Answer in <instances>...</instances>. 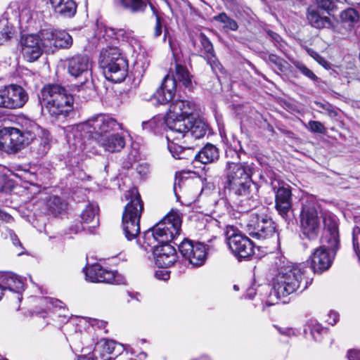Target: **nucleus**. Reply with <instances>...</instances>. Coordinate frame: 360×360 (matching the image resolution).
Here are the masks:
<instances>
[{"label": "nucleus", "mask_w": 360, "mask_h": 360, "mask_svg": "<svg viewBox=\"0 0 360 360\" xmlns=\"http://www.w3.org/2000/svg\"><path fill=\"white\" fill-rule=\"evenodd\" d=\"M181 222V214L172 210L143 233L141 247L153 252L155 264L162 269L171 266L177 259L176 249L169 243L180 234Z\"/></svg>", "instance_id": "1"}, {"label": "nucleus", "mask_w": 360, "mask_h": 360, "mask_svg": "<svg viewBox=\"0 0 360 360\" xmlns=\"http://www.w3.org/2000/svg\"><path fill=\"white\" fill-rule=\"evenodd\" d=\"M254 173L252 164L228 161L225 167L224 187L240 197L238 207L240 212H246L257 207L255 185L252 179Z\"/></svg>", "instance_id": "2"}, {"label": "nucleus", "mask_w": 360, "mask_h": 360, "mask_svg": "<svg viewBox=\"0 0 360 360\" xmlns=\"http://www.w3.org/2000/svg\"><path fill=\"white\" fill-rule=\"evenodd\" d=\"M37 136L41 139V154L49 149L51 137L49 131L35 123L30 128L22 129L15 127H4L0 130V149L7 153H15L27 146Z\"/></svg>", "instance_id": "3"}, {"label": "nucleus", "mask_w": 360, "mask_h": 360, "mask_svg": "<svg viewBox=\"0 0 360 360\" xmlns=\"http://www.w3.org/2000/svg\"><path fill=\"white\" fill-rule=\"evenodd\" d=\"M278 272L273 280V291L271 296L277 299L286 298L288 295L297 292L303 291L309 285L304 280L307 267L302 264H293L285 259H279Z\"/></svg>", "instance_id": "4"}, {"label": "nucleus", "mask_w": 360, "mask_h": 360, "mask_svg": "<svg viewBox=\"0 0 360 360\" xmlns=\"http://www.w3.org/2000/svg\"><path fill=\"white\" fill-rule=\"evenodd\" d=\"M321 238L322 245L316 248L310 257L311 268L314 272L321 273L332 264L340 244L339 231L334 215L325 214Z\"/></svg>", "instance_id": "5"}, {"label": "nucleus", "mask_w": 360, "mask_h": 360, "mask_svg": "<svg viewBox=\"0 0 360 360\" xmlns=\"http://www.w3.org/2000/svg\"><path fill=\"white\" fill-rule=\"evenodd\" d=\"M42 111H46L52 122H63L74 110V98L59 84H46L40 92Z\"/></svg>", "instance_id": "6"}, {"label": "nucleus", "mask_w": 360, "mask_h": 360, "mask_svg": "<svg viewBox=\"0 0 360 360\" xmlns=\"http://www.w3.org/2000/svg\"><path fill=\"white\" fill-rule=\"evenodd\" d=\"M207 131V125L201 120H184V127L180 128L179 136L175 134L172 137L167 132L168 149L176 159L188 158L186 153H191L193 146L188 144L193 139L202 138Z\"/></svg>", "instance_id": "7"}, {"label": "nucleus", "mask_w": 360, "mask_h": 360, "mask_svg": "<svg viewBox=\"0 0 360 360\" xmlns=\"http://www.w3.org/2000/svg\"><path fill=\"white\" fill-rule=\"evenodd\" d=\"M122 129V124L115 118L105 114H98L79 124L75 131L74 136L78 138V148L83 149L85 139L110 134L112 131Z\"/></svg>", "instance_id": "8"}, {"label": "nucleus", "mask_w": 360, "mask_h": 360, "mask_svg": "<svg viewBox=\"0 0 360 360\" xmlns=\"http://www.w3.org/2000/svg\"><path fill=\"white\" fill-rule=\"evenodd\" d=\"M126 200H130L126 205L122 214V227L125 238L132 240L140 233V219L143 210V203L136 188L129 190L125 194Z\"/></svg>", "instance_id": "9"}, {"label": "nucleus", "mask_w": 360, "mask_h": 360, "mask_svg": "<svg viewBox=\"0 0 360 360\" xmlns=\"http://www.w3.org/2000/svg\"><path fill=\"white\" fill-rule=\"evenodd\" d=\"M100 65L105 77L114 83H120L128 75V62L117 46H108L101 51Z\"/></svg>", "instance_id": "10"}, {"label": "nucleus", "mask_w": 360, "mask_h": 360, "mask_svg": "<svg viewBox=\"0 0 360 360\" xmlns=\"http://www.w3.org/2000/svg\"><path fill=\"white\" fill-rule=\"evenodd\" d=\"M179 63H175L174 73L172 77L166 75L160 87L153 94L154 98L159 104H166L173 99L177 82H181L186 88H191L192 86L191 75L187 68Z\"/></svg>", "instance_id": "11"}, {"label": "nucleus", "mask_w": 360, "mask_h": 360, "mask_svg": "<svg viewBox=\"0 0 360 360\" xmlns=\"http://www.w3.org/2000/svg\"><path fill=\"white\" fill-rule=\"evenodd\" d=\"M196 109L197 106L192 101L180 99L173 101L167 114L169 136L172 137L175 134L179 136L181 127H184V120H189Z\"/></svg>", "instance_id": "12"}, {"label": "nucleus", "mask_w": 360, "mask_h": 360, "mask_svg": "<svg viewBox=\"0 0 360 360\" xmlns=\"http://www.w3.org/2000/svg\"><path fill=\"white\" fill-rule=\"evenodd\" d=\"M266 212L267 210L262 207L259 212L252 214L247 224L250 235L258 239H265L275 233L274 223Z\"/></svg>", "instance_id": "13"}, {"label": "nucleus", "mask_w": 360, "mask_h": 360, "mask_svg": "<svg viewBox=\"0 0 360 360\" xmlns=\"http://www.w3.org/2000/svg\"><path fill=\"white\" fill-rule=\"evenodd\" d=\"M43 47L46 51L53 52L58 49H69L72 45V38L65 31L53 28L40 31Z\"/></svg>", "instance_id": "14"}, {"label": "nucleus", "mask_w": 360, "mask_h": 360, "mask_svg": "<svg viewBox=\"0 0 360 360\" xmlns=\"http://www.w3.org/2000/svg\"><path fill=\"white\" fill-rule=\"evenodd\" d=\"M181 256L193 266H200L207 258L206 248L204 244L184 238L178 246Z\"/></svg>", "instance_id": "15"}, {"label": "nucleus", "mask_w": 360, "mask_h": 360, "mask_svg": "<svg viewBox=\"0 0 360 360\" xmlns=\"http://www.w3.org/2000/svg\"><path fill=\"white\" fill-rule=\"evenodd\" d=\"M302 233L309 239L317 237L320 231V219L314 203H305L300 214Z\"/></svg>", "instance_id": "16"}, {"label": "nucleus", "mask_w": 360, "mask_h": 360, "mask_svg": "<svg viewBox=\"0 0 360 360\" xmlns=\"http://www.w3.org/2000/svg\"><path fill=\"white\" fill-rule=\"evenodd\" d=\"M28 100V96L20 86L11 84L0 89V107L8 109L22 108Z\"/></svg>", "instance_id": "17"}, {"label": "nucleus", "mask_w": 360, "mask_h": 360, "mask_svg": "<svg viewBox=\"0 0 360 360\" xmlns=\"http://www.w3.org/2000/svg\"><path fill=\"white\" fill-rule=\"evenodd\" d=\"M20 44L22 55L27 61L37 60L42 54L43 44L41 36L36 34L22 35Z\"/></svg>", "instance_id": "18"}, {"label": "nucleus", "mask_w": 360, "mask_h": 360, "mask_svg": "<svg viewBox=\"0 0 360 360\" xmlns=\"http://www.w3.org/2000/svg\"><path fill=\"white\" fill-rule=\"evenodd\" d=\"M69 74L75 77H91V62L88 56L77 54L66 60Z\"/></svg>", "instance_id": "19"}, {"label": "nucleus", "mask_w": 360, "mask_h": 360, "mask_svg": "<svg viewBox=\"0 0 360 360\" xmlns=\"http://www.w3.org/2000/svg\"><path fill=\"white\" fill-rule=\"evenodd\" d=\"M228 244L238 259L249 258L254 255V245L252 240L242 234H234L229 238Z\"/></svg>", "instance_id": "20"}, {"label": "nucleus", "mask_w": 360, "mask_h": 360, "mask_svg": "<svg viewBox=\"0 0 360 360\" xmlns=\"http://www.w3.org/2000/svg\"><path fill=\"white\" fill-rule=\"evenodd\" d=\"M103 37L108 39L122 41L135 48L139 46V40L132 30L124 28L115 29L111 27L103 26L101 28Z\"/></svg>", "instance_id": "21"}, {"label": "nucleus", "mask_w": 360, "mask_h": 360, "mask_svg": "<svg viewBox=\"0 0 360 360\" xmlns=\"http://www.w3.org/2000/svg\"><path fill=\"white\" fill-rule=\"evenodd\" d=\"M86 280L92 283H117L115 273L104 269L99 264H94L84 269Z\"/></svg>", "instance_id": "22"}, {"label": "nucleus", "mask_w": 360, "mask_h": 360, "mask_svg": "<svg viewBox=\"0 0 360 360\" xmlns=\"http://www.w3.org/2000/svg\"><path fill=\"white\" fill-rule=\"evenodd\" d=\"M275 192V207L278 214L286 218L288 212L292 209V191L290 186H281L276 190L274 186Z\"/></svg>", "instance_id": "23"}, {"label": "nucleus", "mask_w": 360, "mask_h": 360, "mask_svg": "<svg viewBox=\"0 0 360 360\" xmlns=\"http://www.w3.org/2000/svg\"><path fill=\"white\" fill-rule=\"evenodd\" d=\"M96 141L105 152L112 153L120 152L126 145L125 136L120 133L101 135Z\"/></svg>", "instance_id": "24"}, {"label": "nucleus", "mask_w": 360, "mask_h": 360, "mask_svg": "<svg viewBox=\"0 0 360 360\" xmlns=\"http://www.w3.org/2000/svg\"><path fill=\"white\" fill-rule=\"evenodd\" d=\"M188 159L194 157L195 160L202 163L208 164L212 163L218 160L219 155L218 148L211 143L206 144L198 153L193 155V152L186 153Z\"/></svg>", "instance_id": "25"}, {"label": "nucleus", "mask_w": 360, "mask_h": 360, "mask_svg": "<svg viewBox=\"0 0 360 360\" xmlns=\"http://www.w3.org/2000/svg\"><path fill=\"white\" fill-rule=\"evenodd\" d=\"M55 13L63 18H72L77 12V4L74 0H49Z\"/></svg>", "instance_id": "26"}, {"label": "nucleus", "mask_w": 360, "mask_h": 360, "mask_svg": "<svg viewBox=\"0 0 360 360\" xmlns=\"http://www.w3.org/2000/svg\"><path fill=\"white\" fill-rule=\"evenodd\" d=\"M307 19L309 23L314 28H331L333 23L327 16L321 15L318 8L309 7L307 11Z\"/></svg>", "instance_id": "27"}, {"label": "nucleus", "mask_w": 360, "mask_h": 360, "mask_svg": "<svg viewBox=\"0 0 360 360\" xmlns=\"http://www.w3.org/2000/svg\"><path fill=\"white\" fill-rule=\"evenodd\" d=\"M15 34V29L8 10L0 18V44L8 41Z\"/></svg>", "instance_id": "28"}, {"label": "nucleus", "mask_w": 360, "mask_h": 360, "mask_svg": "<svg viewBox=\"0 0 360 360\" xmlns=\"http://www.w3.org/2000/svg\"><path fill=\"white\" fill-rule=\"evenodd\" d=\"M0 284L2 286L3 292L6 290H8L20 294L24 290V283L22 280L13 273H7L1 276V283Z\"/></svg>", "instance_id": "29"}, {"label": "nucleus", "mask_w": 360, "mask_h": 360, "mask_svg": "<svg viewBox=\"0 0 360 360\" xmlns=\"http://www.w3.org/2000/svg\"><path fill=\"white\" fill-rule=\"evenodd\" d=\"M98 207L96 204L89 203L81 214L82 223L89 225V228H95L98 226Z\"/></svg>", "instance_id": "30"}, {"label": "nucleus", "mask_w": 360, "mask_h": 360, "mask_svg": "<svg viewBox=\"0 0 360 360\" xmlns=\"http://www.w3.org/2000/svg\"><path fill=\"white\" fill-rule=\"evenodd\" d=\"M167 115H156L147 121L142 122V129L148 132L160 133L162 129L167 128Z\"/></svg>", "instance_id": "31"}, {"label": "nucleus", "mask_w": 360, "mask_h": 360, "mask_svg": "<svg viewBox=\"0 0 360 360\" xmlns=\"http://www.w3.org/2000/svg\"><path fill=\"white\" fill-rule=\"evenodd\" d=\"M122 9L131 13H143L147 7L146 0H115Z\"/></svg>", "instance_id": "32"}, {"label": "nucleus", "mask_w": 360, "mask_h": 360, "mask_svg": "<svg viewBox=\"0 0 360 360\" xmlns=\"http://www.w3.org/2000/svg\"><path fill=\"white\" fill-rule=\"evenodd\" d=\"M117 345V343L113 340H101L100 342H98L94 349V356L97 359L98 356L96 355V353L98 351L102 348L103 354L101 355V359L103 360H110V357L107 356L105 358V354H112Z\"/></svg>", "instance_id": "33"}, {"label": "nucleus", "mask_w": 360, "mask_h": 360, "mask_svg": "<svg viewBox=\"0 0 360 360\" xmlns=\"http://www.w3.org/2000/svg\"><path fill=\"white\" fill-rule=\"evenodd\" d=\"M84 81L78 85V96L88 100L94 93V84L91 77H84Z\"/></svg>", "instance_id": "34"}, {"label": "nucleus", "mask_w": 360, "mask_h": 360, "mask_svg": "<svg viewBox=\"0 0 360 360\" xmlns=\"http://www.w3.org/2000/svg\"><path fill=\"white\" fill-rule=\"evenodd\" d=\"M359 12L352 8H348L342 11L340 13V18L343 23L352 26L359 20Z\"/></svg>", "instance_id": "35"}, {"label": "nucleus", "mask_w": 360, "mask_h": 360, "mask_svg": "<svg viewBox=\"0 0 360 360\" xmlns=\"http://www.w3.org/2000/svg\"><path fill=\"white\" fill-rule=\"evenodd\" d=\"M228 148L226 150L227 156L235 153L237 159L240 160V153H243V150L240 141L238 140L234 134H232L229 138H226Z\"/></svg>", "instance_id": "36"}, {"label": "nucleus", "mask_w": 360, "mask_h": 360, "mask_svg": "<svg viewBox=\"0 0 360 360\" xmlns=\"http://www.w3.org/2000/svg\"><path fill=\"white\" fill-rule=\"evenodd\" d=\"M213 20L222 23L224 25V29L236 31L238 28L237 22L234 19L229 17L224 12H221L219 15H214L213 17Z\"/></svg>", "instance_id": "37"}, {"label": "nucleus", "mask_w": 360, "mask_h": 360, "mask_svg": "<svg viewBox=\"0 0 360 360\" xmlns=\"http://www.w3.org/2000/svg\"><path fill=\"white\" fill-rule=\"evenodd\" d=\"M317 8L325 11L328 15L338 10V0H315Z\"/></svg>", "instance_id": "38"}, {"label": "nucleus", "mask_w": 360, "mask_h": 360, "mask_svg": "<svg viewBox=\"0 0 360 360\" xmlns=\"http://www.w3.org/2000/svg\"><path fill=\"white\" fill-rule=\"evenodd\" d=\"M49 207L53 214L60 213L66 209V204L64 203L60 198L53 196L50 198L48 203Z\"/></svg>", "instance_id": "39"}, {"label": "nucleus", "mask_w": 360, "mask_h": 360, "mask_svg": "<svg viewBox=\"0 0 360 360\" xmlns=\"http://www.w3.org/2000/svg\"><path fill=\"white\" fill-rule=\"evenodd\" d=\"M200 38L201 46L205 53V58H208V57H211L212 55H214L212 44L209 39L203 34H200Z\"/></svg>", "instance_id": "40"}, {"label": "nucleus", "mask_w": 360, "mask_h": 360, "mask_svg": "<svg viewBox=\"0 0 360 360\" xmlns=\"http://www.w3.org/2000/svg\"><path fill=\"white\" fill-rule=\"evenodd\" d=\"M15 176L31 184H34L36 180V174L27 169L18 170V172L15 173Z\"/></svg>", "instance_id": "41"}, {"label": "nucleus", "mask_w": 360, "mask_h": 360, "mask_svg": "<svg viewBox=\"0 0 360 360\" xmlns=\"http://www.w3.org/2000/svg\"><path fill=\"white\" fill-rule=\"evenodd\" d=\"M353 247L360 261V227L355 226L353 229Z\"/></svg>", "instance_id": "42"}, {"label": "nucleus", "mask_w": 360, "mask_h": 360, "mask_svg": "<svg viewBox=\"0 0 360 360\" xmlns=\"http://www.w3.org/2000/svg\"><path fill=\"white\" fill-rule=\"evenodd\" d=\"M325 333L326 330L319 324L313 325L311 328V335L315 341H321Z\"/></svg>", "instance_id": "43"}, {"label": "nucleus", "mask_w": 360, "mask_h": 360, "mask_svg": "<svg viewBox=\"0 0 360 360\" xmlns=\"http://www.w3.org/2000/svg\"><path fill=\"white\" fill-rule=\"evenodd\" d=\"M295 65L302 74H303L311 80L316 81L318 79V77L316 76V75L302 63L297 62L295 63Z\"/></svg>", "instance_id": "44"}, {"label": "nucleus", "mask_w": 360, "mask_h": 360, "mask_svg": "<svg viewBox=\"0 0 360 360\" xmlns=\"http://www.w3.org/2000/svg\"><path fill=\"white\" fill-rule=\"evenodd\" d=\"M306 127L313 133L324 134L326 132L325 127L319 121L311 120Z\"/></svg>", "instance_id": "45"}, {"label": "nucleus", "mask_w": 360, "mask_h": 360, "mask_svg": "<svg viewBox=\"0 0 360 360\" xmlns=\"http://www.w3.org/2000/svg\"><path fill=\"white\" fill-rule=\"evenodd\" d=\"M268 60L270 63L275 65L279 71L283 72L284 70V63L285 62L278 56L270 54L269 55Z\"/></svg>", "instance_id": "46"}, {"label": "nucleus", "mask_w": 360, "mask_h": 360, "mask_svg": "<svg viewBox=\"0 0 360 360\" xmlns=\"http://www.w3.org/2000/svg\"><path fill=\"white\" fill-rule=\"evenodd\" d=\"M41 301L49 310L51 308H62L63 304L61 301L58 300H53L52 298H43Z\"/></svg>", "instance_id": "47"}, {"label": "nucleus", "mask_w": 360, "mask_h": 360, "mask_svg": "<svg viewBox=\"0 0 360 360\" xmlns=\"http://www.w3.org/2000/svg\"><path fill=\"white\" fill-rule=\"evenodd\" d=\"M315 103L318 107L325 110L327 112L328 115L330 116V117H335L338 116V112L331 105L328 103H322L319 102H316Z\"/></svg>", "instance_id": "48"}, {"label": "nucleus", "mask_w": 360, "mask_h": 360, "mask_svg": "<svg viewBox=\"0 0 360 360\" xmlns=\"http://www.w3.org/2000/svg\"><path fill=\"white\" fill-rule=\"evenodd\" d=\"M278 330L281 334L287 337L297 336L300 333L298 329L289 327L279 328Z\"/></svg>", "instance_id": "49"}, {"label": "nucleus", "mask_w": 360, "mask_h": 360, "mask_svg": "<svg viewBox=\"0 0 360 360\" xmlns=\"http://www.w3.org/2000/svg\"><path fill=\"white\" fill-rule=\"evenodd\" d=\"M169 44L172 52L173 57L174 58L175 63L181 62L179 53V47L176 41H174L171 37L169 38Z\"/></svg>", "instance_id": "50"}, {"label": "nucleus", "mask_w": 360, "mask_h": 360, "mask_svg": "<svg viewBox=\"0 0 360 360\" xmlns=\"http://www.w3.org/2000/svg\"><path fill=\"white\" fill-rule=\"evenodd\" d=\"M207 60L208 63L210 64L211 68L214 72L222 71V67L220 63L217 60L214 55H212L211 57H208L206 58Z\"/></svg>", "instance_id": "51"}, {"label": "nucleus", "mask_w": 360, "mask_h": 360, "mask_svg": "<svg viewBox=\"0 0 360 360\" xmlns=\"http://www.w3.org/2000/svg\"><path fill=\"white\" fill-rule=\"evenodd\" d=\"M311 56L323 67L326 69L330 68L329 63L322 56H321L318 53L313 52Z\"/></svg>", "instance_id": "52"}, {"label": "nucleus", "mask_w": 360, "mask_h": 360, "mask_svg": "<svg viewBox=\"0 0 360 360\" xmlns=\"http://www.w3.org/2000/svg\"><path fill=\"white\" fill-rule=\"evenodd\" d=\"M162 32V25L160 17H156V23L154 29V37H158L161 35Z\"/></svg>", "instance_id": "53"}, {"label": "nucleus", "mask_w": 360, "mask_h": 360, "mask_svg": "<svg viewBox=\"0 0 360 360\" xmlns=\"http://www.w3.org/2000/svg\"><path fill=\"white\" fill-rule=\"evenodd\" d=\"M347 358L349 360H360V350L349 349L347 352Z\"/></svg>", "instance_id": "54"}, {"label": "nucleus", "mask_w": 360, "mask_h": 360, "mask_svg": "<svg viewBox=\"0 0 360 360\" xmlns=\"http://www.w3.org/2000/svg\"><path fill=\"white\" fill-rule=\"evenodd\" d=\"M155 277L160 280L167 281L169 278V273L165 269L157 271L155 272Z\"/></svg>", "instance_id": "55"}, {"label": "nucleus", "mask_w": 360, "mask_h": 360, "mask_svg": "<svg viewBox=\"0 0 360 360\" xmlns=\"http://www.w3.org/2000/svg\"><path fill=\"white\" fill-rule=\"evenodd\" d=\"M339 319V315L336 312H330L328 314V319L327 321L329 324L334 325L337 323L338 320Z\"/></svg>", "instance_id": "56"}, {"label": "nucleus", "mask_w": 360, "mask_h": 360, "mask_svg": "<svg viewBox=\"0 0 360 360\" xmlns=\"http://www.w3.org/2000/svg\"><path fill=\"white\" fill-rule=\"evenodd\" d=\"M9 235L13 245H15L16 247L19 246L22 248L21 243L18 236L15 235V233L12 231H9Z\"/></svg>", "instance_id": "57"}, {"label": "nucleus", "mask_w": 360, "mask_h": 360, "mask_svg": "<svg viewBox=\"0 0 360 360\" xmlns=\"http://www.w3.org/2000/svg\"><path fill=\"white\" fill-rule=\"evenodd\" d=\"M106 324L107 322L98 319H94L91 323L93 326H96L98 328H104L106 326Z\"/></svg>", "instance_id": "58"}, {"label": "nucleus", "mask_w": 360, "mask_h": 360, "mask_svg": "<svg viewBox=\"0 0 360 360\" xmlns=\"http://www.w3.org/2000/svg\"><path fill=\"white\" fill-rule=\"evenodd\" d=\"M256 294V289L254 287H250L247 289L245 298L252 300Z\"/></svg>", "instance_id": "59"}, {"label": "nucleus", "mask_w": 360, "mask_h": 360, "mask_svg": "<svg viewBox=\"0 0 360 360\" xmlns=\"http://www.w3.org/2000/svg\"><path fill=\"white\" fill-rule=\"evenodd\" d=\"M0 219L5 221L6 222H10L13 219V218L10 214L0 210Z\"/></svg>", "instance_id": "60"}, {"label": "nucleus", "mask_w": 360, "mask_h": 360, "mask_svg": "<svg viewBox=\"0 0 360 360\" xmlns=\"http://www.w3.org/2000/svg\"><path fill=\"white\" fill-rule=\"evenodd\" d=\"M143 67H144L143 64H140L139 61H136L134 65L135 72H139V74L142 75L143 72H144V70L143 69L142 70H141L140 69L143 68Z\"/></svg>", "instance_id": "61"}, {"label": "nucleus", "mask_w": 360, "mask_h": 360, "mask_svg": "<svg viewBox=\"0 0 360 360\" xmlns=\"http://www.w3.org/2000/svg\"><path fill=\"white\" fill-rule=\"evenodd\" d=\"M6 181V175L2 172H0V191H1L4 188V186Z\"/></svg>", "instance_id": "62"}, {"label": "nucleus", "mask_w": 360, "mask_h": 360, "mask_svg": "<svg viewBox=\"0 0 360 360\" xmlns=\"http://www.w3.org/2000/svg\"><path fill=\"white\" fill-rule=\"evenodd\" d=\"M136 357L139 360H146L148 357V354L145 352H141L136 356Z\"/></svg>", "instance_id": "63"}, {"label": "nucleus", "mask_w": 360, "mask_h": 360, "mask_svg": "<svg viewBox=\"0 0 360 360\" xmlns=\"http://www.w3.org/2000/svg\"><path fill=\"white\" fill-rule=\"evenodd\" d=\"M180 181H181L180 179H179V180H177L176 179H175L174 184V189L175 192H176V186L177 185L180 186Z\"/></svg>", "instance_id": "64"}]
</instances>
